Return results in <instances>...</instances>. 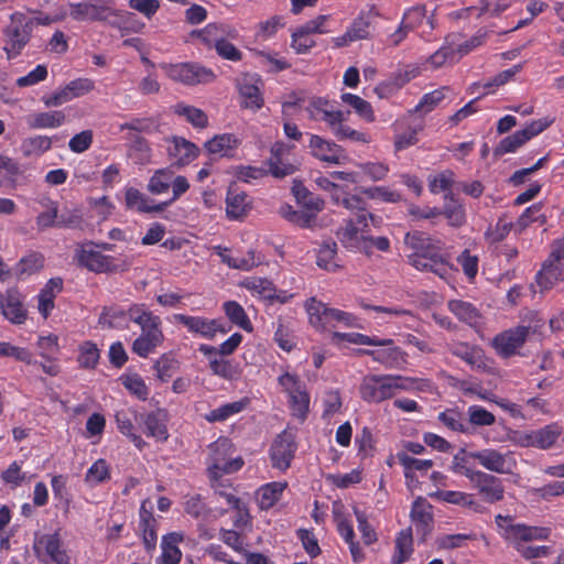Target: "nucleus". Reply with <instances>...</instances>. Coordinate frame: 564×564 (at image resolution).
Instances as JSON below:
<instances>
[{
    "label": "nucleus",
    "instance_id": "nucleus-1",
    "mask_svg": "<svg viewBox=\"0 0 564 564\" xmlns=\"http://www.w3.org/2000/svg\"><path fill=\"white\" fill-rule=\"evenodd\" d=\"M404 245L412 250L408 254L409 263L421 271L433 272L444 278L448 273V265L441 254V247L427 234L422 231L408 232Z\"/></svg>",
    "mask_w": 564,
    "mask_h": 564
},
{
    "label": "nucleus",
    "instance_id": "nucleus-2",
    "mask_svg": "<svg viewBox=\"0 0 564 564\" xmlns=\"http://www.w3.org/2000/svg\"><path fill=\"white\" fill-rule=\"evenodd\" d=\"M128 318L139 325L141 333L132 343V351L147 358L164 341L161 318L149 311L145 304H133L127 311Z\"/></svg>",
    "mask_w": 564,
    "mask_h": 564
},
{
    "label": "nucleus",
    "instance_id": "nucleus-3",
    "mask_svg": "<svg viewBox=\"0 0 564 564\" xmlns=\"http://www.w3.org/2000/svg\"><path fill=\"white\" fill-rule=\"evenodd\" d=\"M94 243L89 242L76 250L75 259L78 265L86 268L95 273H118L127 271L132 260L129 258L120 259L101 253L95 250Z\"/></svg>",
    "mask_w": 564,
    "mask_h": 564
},
{
    "label": "nucleus",
    "instance_id": "nucleus-4",
    "mask_svg": "<svg viewBox=\"0 0 564 564\" xmlns=\"http://www.w3.org/2000/svg\"><path fill=\"white\" fill-rule=\"evenodd\" d=\"M35 20L22 12L10 15V22L3 29V50L8 59L15 58L29 43Z\"/></svg>",
    "mask_w": 564,
    "mask_h": 564
},
{
    "label": "nucleus",
    "instance_id": "nucleus-5",
    "mask_svg": "<svg viewBox=\"0 0 564 564\" xmlns=\"http://www.w3.org/2000/svg\"><path fill=\"white\" fill-rule=\"evenodd\" d=\"M305 308L311 325L316 329L335 327L336 324H343L348 327L355 325L356 318L350 313L328 307L314 297L306 301Z\"/></svg>",
    "mask_w": 564,
    "mask_h": 564
},
{
    "label": "nucleus",
    "instance_id": "nucleus-6",
    "mask_svg": "<svg viewBox=\"0 0 564 564\" xmlns=\"http://www.w3.org/2000/svg\"><path fill=\"white\" fill-rule=\"evenodd\" d=\"M542 324L538 321L534 325H520L507 329L495 336L492 346L497 354L503 358L513 356L523 346L529 334L536 333Z\"/></svg>",
    "mask_w": 564,
    "mask_h": 564
},
{
    "label": "nucleus",
    "instance_id": "nucleus-7",
    "mask_svg": "<svg viewBox=\"0 0 564 564\" xmlns=\"http://www.w3.org/2000/svg\"><path fill=\"white\" fill-rule=\"evenodd\" d=\"M33 551L42 563L70 564V557L62 546L58 532L52 534H34Z\"/></svg>",
    "mask_w": 564,
    "mask_h": 564
},
{
    "label": "nucleus",
    "instance_id": "nucleus-8",
    "mask_svg": "<svg viewBox=\"0 0 564 564\" xmlns=\"http://www.w3.org/2000/svg\"><path fill=\"white\" fill-rule=\"evenodd\" d=\"M465 477L485 502L497 503L503 500L505 486L500 478L482 470H465Z\"/></svg>",
    "mask_w": 564,
    "mask_h": 564
},
{
    "label": "nucleus",
    "instance_id": "nucleus-9",
    "mask_svg": "<svg viewBox=\"0 0 564 564\" xmlns=\"http://www.w3.org/2000/svg\"><path fill=\"white\" fill-rule=\"evenodd\" d=\"M242 465L243 460L240 457L226 460L225 458L215 456L213 458L212 466L208 468V475L212 481V486L215 489V492L223 497L226 500V502L230 505L232 508H239L241 501L235 495L227 492L225 490V485L219 482V478L224 474H231L239 470L242 467Z\"/></svg>",
    "mask_w": 564,
    "mask_h": 564
},
{
    "label": "nucleus",
    "instance_id": "nucleus-10",
    "mask_svg": "<svg viewBox=\"0 0 564 564\" xmlns=\"http://www.w3.org/2000/svg\"><path fill=\"white\" fill-rule=\"evenodd\" d=\"M562 279H564V241H556L552 245L551 253L536 275V282L542 290H547Z\"/></svg>",
    "mask_w": 564,
    "mask_h": 564
},
{
    "label": "nucleus",
    "instance_id": "nucleus-11",
    "mask_svg": "<svg viewBox=\"0 0 564 564\" xmlns=\"http://www.w3.org/2000/svg\"><path fill=\"white\" fill-rule=\"evenodd\" d=\"M392 375H370L360 384V395L369 403H380L395 394Z\"/></svg>",
    "mask_w": 564,
    "mask_h": 564
},
{
    "label": "nucleus",
    "instance_id": "nucleus-12",
    "mask_svg": "<svg viewBox=\"0 0 564 564\" xmlns=\"http://www.w3.org/2000/svg\"><path fill=\"white\" fill-rule=\"evenodd\" d=\"M169 78L185 85L209 83L214 79V73L194 63L163 65Z\"/></svg>",
    "mask_w": 564,
    "mask_h": 564
},
{
    "label": "nucleus",
    "instance_id": "nucleus-13",
    "mask_svg": "<svg viewBox=\"0 0 564 564\" xmlns=\"http://www.w3.org/2000/svg\"><path fill=\"white\" fill-rule=\"evenodd\" d=\"M68 14L76 21H105L112 25L119 23V14L109 7L91 2L69 3Z\"/></svg>",
    "mask_w": 564,
    "mask_h": 564
},
{
    "label": "nucleus",
    "instance_id": "nucleus-14",
    "mask_svg": "<svg viewBox=\"0 0 564 564\" xmlns=\"http://www.w3.org/2000/svg\"><path fill=\"white\" fill-rule=\"evenodd\" d=\"M297 445L292 432L283 431L273 441L270 448L272 466L279 470L285 471L294 458Z\"/></svg>",
    "mask_w": 564,
    "mask_h": 564
},
{
    "label": "nucleus",
    "instance_id": "nucleus-15",
    "mask_svg": "<svg viewBox=\"0 0 564 564\" xmlns=\"http://www.w3.org/2000/svg\"><path fill=\"white\" fill-rule=\"evenodd\" d=\"M487 470L497 474H511L517 463L511 452L500 453L494 448H485L469 453Z\"/></svg>",
    "mask_w": 564,
    "mask_h": 564
},
{
    "label": "nucleus",
    "instance_id": "nucleus-16",
    "mask_svg": "<svg viewBox=\"0 0 564 564\" xmlns=\"http://www.w3.org/2000/svg\"><path fill=\"white\" fill-rule=\"evenodd\" d=\"M173 321L184 325L189 333L199 335L206 339H213L217 333H227V329L218 319H208L202 316H191L185 314H174Z\"/></svg>",
    "mask_w": 564,
    "mask_h": 564
},
{
    "label": "nucleus",
    "instance_id": "nucleus-17",
    "mask_svg": "<svg viewBox=\"0 0 564 564\" xmlns=\"http://www.w3.org/2000/svg\"><path fill=\"white\" fill-rule=\"evenodd\" d=\"M332 200L337 206H343L355 215L358 224L366 226V220H370L373 225L378 224V218L367 210V202L358 195L350 194L346 191L336 189L332 195Z\"/></svg>",
    "mask_w": 564,
    "mask_h": 564
},
{
    "label": "nucleus",
    "instance_id": "nucleus-18",
    "mask_svg": "<svg viewBox=\"0 0 564 564\" xmlns=\"http://www.w3.org/2000/svg\"><path fill=\"white\" fill-rule=\"evenodd\" d=\"M368 220L366 226L358 224L357 219L349 218L336 231V237L344 248L350 251H359L366 248L365 240L368 231Z\"/></svg>",
    "mask_w": 564,
    "mask_h": 564
},
{
    "label": "nucleus",
    "instance_id": "nucleus-19",
    "mask_svg": "<svg viewBox=\"0 0 564 564\" xmlns=\"http://www.w3.org/2000/svg\"><path fill=\"white\" fill-rule=\"evenodd\" d=\"M308 147L312 155L323 162L343 164L347 160V155L340 145L319 135L312 134Z\"/></svg>",
    "mask_w": 564,
    "mask_h": 564
},
{
    "label": "nucleus",
    "instance_id": "nucleus-20",
    "mask_svg": "<svg viewBox=\"0 0 564 564\" xmlns=\"http://www.w3.org/2000/svg\"><path fill=\"white\" fill-rule=\"evenodd\" d=\"M447 349L452 355L460 358L474 369L486 370L488 367L484 350L478 346L464 341H454L447 344Z\"/></svg>",
    "mask_w": 564,
    "mask_h": 564
},
{
    "label": "nucleus",
    "instance_id": "nucleus-21",
    "mask_svg": "<svg viewBox=\"0 0 564 564\" xmlns=\"http://www.w3.org/2000/svg\"><path fill=\"white\" fill-rule=\"evenodd\" d=\"M198 350L208 358L209 368L215 376L226 380H232L238 377V369L230 360L216 356V347L202 344Z\"/></svg>",
    "mask_w": 564,
    "mask_h": 564
},
{
    "label": "nucleus",
    "instance_id": "nucleus-22",
    "mask_svg": "<svg viewBox=\"0 0 564 564\" xmlns=\"http://www.w3.org/2000/svg\"><path fill=\"white\" fill-rule=\"evenodd\" d=\"M199 149L182 137H173L167 148L169 158L174 165L184 166L198 155Z\"/></svg>",
    "mask_w": 564,
    "mask_h": 564
},
{
    "label": "nucleus",
    "instance_id": "nucleus-23",
    "mask_svg": "<svg viewBox=\"0 0 564 564\" xmlns=\"http://www.w3.org/2000/svg\"><path fill=\"white\" fill-rule=\"evenodd\" d=\"M115 417L119 431L128 436L131 442L141 449L145 445V442L134 432L135 429L133 425V422L140 423V414L134 409L127 408L117 411Z\"/></svg>",
    "mask_w": 564,
    "mask_h": 564
},
{
    "label": "nucleus",
    "instance_id": "nucleus-24",
    "mask_svg": "<svg viewBox=\"0 0 564 564\" xmlns=\"http://www.w3.org/2000/svg\"><path fill=\"white\" fill-rule=\"evenodd\" d=\"M431 508V505L425 500L417 498L411 509L412 522L415 525L416 532L422 535L423 540L432 531L433 516Z\"/></svg>",
    "mask_w": 564,
    "mask_h": 564
},
{
    "label": "nucleus",
    "instance_id": "nucleus-25",
    "mask_svg": "<svg viewBox=\"0 0 564 564\" xmlns=\"http://www.w3.org/2000/svg\"><path fill=\"white\" fill-rule=\"evenodd\" d=\"M65 121L66 116L62 110L33 112L25 118L30 129H56L63 126Z\"/></svg>",
    "mask_w": 564,
    "mask_h": 564
},
{
    "label": "nucleus",
    "instance_id": "nucleus-26",
    "mask_svg": "<svg viewBox=\"0 0 564 564\" xmlns=\"http://www.w3.org/2000/svg\"><path fill=\"white\" fill-rule=\"evenodd\" d=\"M448 310L463 323L470 327H478L482 323L479 310L469 302L451 300L447 303Z\"/></svg>",
    "mask_w": 564,
    "mask_h": 564
},
{
    "label": "nucleus",
    "instance_id": "nucleus-27",
    "mask_svg": "<svg viewBox=\"0 0 564 564\" xmlns=\"http://www.w3.org/2000/svg\"><path fill=\"white\" fill-rule=\"evenodd\" d=\"M0 308L2 315L12 324H22L26 319V311L22 306L20 295L14 290H9Z\"/></svg>",
    "mask_w": 564,
    "mask_h": 564
},
{
    "label": "nucleus",
    "instance_id": "nucleus-28",
    "mask_svg": "<svg viewBox=\"0 0 564 564\" xmlns=\"http://www.w3.org/2000/svg\"><path fill=\"white\" fill-rule=\"evenodd\" d=\"M486 36L487 32L479 30L469 40L462 42L463 35L460 33H451L446 36V43L454 46L455 56L459 61L463 56L482 45L486 41Z\"/></svg>",
    "mask_w": 564,
    "mask_h": 564
},
{
    "label": "nucleus",
    "instance_id": "nucleus-29",
    "mask_svg": "<svg viewBox=\"0 0 564 564\" xmlns=\"http://www.w3.org/2000/svg\"><path fill=\"white\" fill-rule=\"evenodd\" d=\"M124 198L129 208H137L141 213H160L170 206V202L152 205L147 195L133 187L127 188Z\"/></svg>",
    "mask_w": 564,
    "mask_h": 564
},
{
    "label": "nucleus",
    "instance_id": "nucleus-30",
    "mask_svg": "<svg viewBox=\"0 0 564 564\" xmlns=\"http://www.w3.org/2000/svg\"><path fill=\"white\" fill-rule=\"evenodd\" d=\"M140 424L144 425L148 436L159 441L167 440L169 434L163 411L158 410L147 414H140Z\"/></svg>",
    "mask_w": 564,
    "mask_h": 564
},
{
    "label": "nucleus",
    "instance_id": "nucleus-31",
    "mask_svg": "<svg viewBox=\"0 0 564 564\" xmlns=\"http://www.w3.org/2000/svg\"><path fill=\"white\" fill-rule=\"evenodd\" d=\"M63 290V280L52 278L47 281L39 294V311L46 318L54 308V299Z\"/></svg>",
    "mask_w": 564,
    "mask_h": 564
},
{
    "label": "nucleus",
    "instance_id": "nucleus-32",
    "mask_svg": "<svg viewBox=\"0 0 564 564\" xmlns=\"http://www.w3.org/2000/svg\"><path fill=\"white\" fill-rule=\"evenodd\" d=\"M373 360L387 368L401 369L406 364V354L398 347L367 351Z\"/></svg>",
    "mask_w": 564,
    "mask_h": 564
},
{
    "label": "nucleus",
    "instance_id": "nucleus-33",
    "mask_svg": "<svg viewBox=\"0 0 564 564\" xmlns=\"http://www.w3.org/2000/svg\"><path fill=\"white\" fill-rule=\"evenodd\" d=\"M507 531L512 540L532 541L546 540L550 536V529L529 527L525 524H509Z\"/></svg>",
    "mask_w": 564,
    "mask_h": 564
},
{
    "label": "nucleus",
    "instance_id": "nucleus-34",
    "mask_svg": "<svg viewBox=\"0 0 564 564\" xmlns=\"http://www.w3.org/2000/svg\"><path fill=\"white\" fill-rule=\"evenodd\" d=\"M249 404V399L245 398L235 402L226 403L217 409H214L204 415V419L209 423L224 422L230 416L242 412Z\"/></svg>",
    "mask_w": 564,
    "mask_h": 564
},
{
    "label": "nucleus",
    "instance_id": "nucleus-35",
    "mask_svg": "<svg viewBox=\"0 0 564 564\" xmlns=\"http://www.w3.org/2000/svg\"><path fill=\"white\" fill-rule=\"evenodd\" d=\"M53 140L47 135L25 138L21 143V152L25 158H39L52 148Z\"/></svg>",
    "mask_w": 564,
    "mask_h": 564
},
{
    "label": "nucleus",
    "instance_id": "nucleus-36",
    "mask_svg": "<svg viewBox=\"0 0 564 564\" xmlns=\"http://www.w3.org/2000/svg\"><path fill=\"white\" fill-rule=\"evenodd\" d=\"M337 243L333 240L324 241L316 254V264L327 271H336L340 268L337 261Z\"/></svg>",
    "mask_w": 564,
    "mask_h": 564
},
{
    "label": "nucleus",
    "instance_id": "nucleus-37",
    "mask_svg": "<svg viewBox=\"0 0 564 564\" xmlns=\"http://www.w3.org/2000/svg\"><path fill=\"white\" fill-rule=\"evenodd\" d=\"M249 210L248 196L245 193L228 191L226 198V214L230 219H240Z\"/></svg>",
    "mask_w": 564,
    "mask_h": 564
},
{
    "label": "nucleus",
    "instance_id": "nucleus-38",
    "mask_svg": "<svg viewBox=\"0 0 564 564\" xmlns=\"http://www.w3.org/2000/svg\"><path fill=\"white\" fill-rule=\"evenodd\" d=\"M239 145V140L230 133L215 135L205 143L206 150L212 154L221 156L229 155V152Z\"/></svg>",
    "mask_w": 564,
    "mask_h": 564
},
{
    "label": "nucleus",
    "instance_id": "nucleus-39",
    "mask_svg": "<svg viewBox=\"0 0 564 564\" xmlns=\"http://www.w3.org/2000/svg\"><path fill=\"white\" fill-rule=\"evenodd\" d=\"M286 482L273 481L262 486L259 490V506L261 509L267 510L273 507L281 498Z\"/></svg>",
    "mask_w": 564,
    "mask_h": 564
},
{
    "label": "nucleus",
    "instance_id": "nucleus-40",
    "mask_svg": "<svg viewBox=\"0 0 564 564\" xmlns=\"http://www.w3.org/2000/svg\"><path fill=\"white\" fill-rule=\"evenodd\" d=\"M182 541V535L178 533H170L162 539V563L163 564H178L182 553L177 547L178 542Z\"/></svg>",
    "mask_w": 564,
    "mask_h": 564
},
{
    "label": "nucleus",
    "instance_id": "nucleus-41",
    "mask_svg": "<svg viewBox=\"0 0 564 564\" xmlns=\"http://www.w3.org/2000/svg\"><path fill=\"white\" fill-rule=\"evenodd\" d=\"M440 497L448 503L467 507L477 513H484L486 511V508L480 502L476 501L471 494L447 490L440 492Z\"/></svg>",
    "mask_w": 564,
    "mask_h": 564
},
{
    "label": "nucleus",
    "instance_id": "nucleus-42",
    "mask_svg": "<svg viewBox=\"0 0 564 564\" xmlns=\"http://www.w3.org/2000/svg\"><path fill=\"white\" fill-rule=\"evenodd\" d=\"M267 164L269 166L268 174L275 178H284L297 171V165L291 160V156L269 158Z\"/></svg>",
    "mask_w": 564,
    "mask_h": 564
},
{
    "label": "nucleus",
    "instance_id": "nucleus-43",
    "mask_svg": "<svg viewBox=\"0 0 564 564\" xmlns=\"http://www.w3.org/2000/svg\"><path fill=\"white\" fill-rule=\"evenodd\" d=\"M412 530L408 528L402 530L395 539V554L393 555V564L404 563L413 552Z\"/></svg>",
    "mask_w": 564,
    "mask_h": 564
},
{
    "label": "nucleus",
    "instance_id": "nucleus-44",
    "mask_svg": "<svg viewBox=\"0 0 564 564\" xmlns=\"http://www.w3.org/2000/svg\"><path fill=\"white\" fill-rule=\"evenodd\" d=\"M438 420L449 430L464 434H471V426L467 423L460 412L448 409L438 414Z\"/></svg>",
    "mask_w": 564,
    "mask_h": 564
},
{
    "label": "nucleus",
    "instance_id": "nucleus-45",
    "mask_svg": "<svg viewBox=\"0 0 564 564\" xmlns=\"http://www.w3.org/2000/svg\"><path fill=\"white\" fill-rule=\"evenodd\" d=\"M441 215H444L453 227H460L465 223V209L452 195L445 196Z\"/></svg>",
    "mask_w": 564,
    "mask_h": 564
},
{
    "label": "nucleus",
    "instance_id": "nucleus-46",
    "mask_svg": "<svg viewBox=\"0 0 564 564\" xmlns=\"http://www.w3.org/2000/svg\"><path fill=\"white\" fill-rule=\"evenodd\" d=\"M173 172L170 169L156 170L147 185L148 192L153 195L166 193L171 187Z\"/></svg>",
    "mask_w": 564,
    "mask_h": 564
},
{
    "label": "nucleus",
    "instance_id": "nucleus-47",
    "mask_svg": "<svg viewBox=\"0 0 564 564\" xmlns=\"http://www.w3.org/2000/svg\"><path fill=\"white\" fill-rule=\"evenodd\" d=\"M561 435V430L557 425H546L542 429L534 431V447L540 449H547L552 447Z\"/></svg>",
    "mask_w": 564,
    "mask_h": 564
},
{
    "label": "nucleus",
    "instance_id": "nucleus-48",
    "mask_svg": "<svg viewBox=\"0 0 564 564\" xmlns=\"http://www.w3.org/2000/svg\"><path fill=\"white\" fill-rule=\"evenodd\" d=\"M528 142L527 135L521 130L503 138L494 150V155L499 158L507 153H513Z\"/></svg>",
    "mask_w": 564,
    "mask_h": 564
},
{
    "label": "nucleus",
    "instance_id": "nucleus-49",
    "mask_svg": "<svg viewBox=\"0 0 564 564\" xmlns=\"http://www.w3.org/2000/svg\"><path fill=\"white\" fill-rule=\"evenodd\" d=\"M139 529L142 531L143 544L148 551L153 550L156 544L158 535L155 531V519L151 513L141 511V521Z\"/></svg>",
    "mask_w": 564,
    "mask_h": 564
},
{
    "label": "nucleus",
    "instance_id": "nucleus-50",
    "mask_svg": "<svg viewBox=\"0 0 564 564\" xmlns=\"http://www.w3.org/2000/svg\"><path fill=\"white\" fill-rule=\"evenodd\" d=\"M293 189L297 202L303 205L305 212L313 214L314 221L317 213H319L324 207V200L318 196L313 195L304 187L300 189H296V187H294Z\"/></svg>",
    "mask_w": 564,
    "mask_h": 564
},
{
    "label": "nucleus",
    "instance_id": "nucleus-51",
    "mask_svg": "<svg viewBox=\"0 0 564 564\" xmlns=\"http://www.w3.org/2000/svg\"><path fill=\"white\" fill-rule=\"evenodd\" d=\"M224 311L227 317L236 325L245 330H251V323L243 310V307L236 301H228L224 303Z\"/></svg>",
    "mask_w": 564,
    "mask_h": 564
},
{
    "label": "nucleus",
    "instance_id": "nucleus-52",
    "mask_svg": "<svg viewBox=\"0 0 564 564\" xmlns=\"http://www.w3.org/2000/svg\"><path fill=\"white\" fill-rule=\"evenodd\" d=\"M130 148L129 155L134 160L135 163L144 164L150 160V147L147 140L139 135L132 134L129 138Z\"/></svg>",
    "mask_w": 564,
    "mask_h": 564
},
{
    "label": "nucleus",
    "instance_id": "nucleus-53",
    "mask_svg": "<svg viewBox=\"0 0 564 564\" xmlns=\"http://www.w3.org/2000/svg\"><path fill=\"white\" fill-rule=\"evenodd\" d=\"M340 98H341L343 102L352 107L355 109V111L357 112V115H359L365 120H367L369 122L375 120L372 107L367 100L360 98L357 95L349 94V93L343 94Z\"/></svg>",
    "mask_w": 564,
    "mask_h": 564
},
{
    "label": "nucleus",
    "instance_id": "nucleus-54",
    "mask_svg": "<svg viewBox=\"0 0 564 564\" xmlns=\"http://www.w3.org/2000/svg\"><path fill=\"white\" fill-rule=\"evenodd\" d=\"M174 112L186 118L196 128H204L207 126L208 119L205 112L198 108L177 104L174 107Z\"/></svg>",
    "mask_w": 564,
    "mask_h": 564
},
{
    "label": "nucleus",
    "instance_id": "nucleus-55",
    "mask_svg": "<svg viewBox=\"0 0 564 564\" xmlns=\"http://www.w3.org/2000/svg\"><path fill=\"white\" fill-rule=\"evenodd\" d=\"M184 510L191 517L199 520H206L210 513L200 495L186 496Z\"/></svg>",
    "mask_w": 564,
    "mask_h": 564
},
{
    "label": "nucleus",
    "instance_id": "nucleus-56",
    "mask_svg": "<svg viewBox=\"0 0 564 564\" xmlns=\"http://www.w3.org/2000/svg\"><path fill=\"white\" fill-rule=\"evenodd\" d=\"M279 213L288 221L303 228L311 227L313 224V214L305 210H295L290 205L281 206Z\"/></svg>",
    "mask_w": 564,
    "mask_h": 564
},
{
    "label": "nucleus",
    "instance_id": "nucleus-57",
    "mask_svg": "<svg viewBox=\"0 0 564 564\" xmlns=\"http://www.w3.org/2000/svg\"><path fill=\"white\" fill-rule=\"evenodd\" d=\"M156 377L162 382L169 381L177 369V360L171 354L162 355L154 364Z\"/></svg>",
    "mask_w": 564,
    "mask_h": 564
},
{
    "label": "nucleus",
    "instance_id": "nucleus-58",
    "mask_svg": "<svg viewBox=\"0 0 564 564\" xmlns=\"http://www.w3.org/2000/svg\"><path fill=\"white\" fill-rule=\"evenodd\" d=\"M449 91L448 87H441L431 93L425 94L420 102L415 106L414 111L430 112L437 107Z\"/></svg>",
    "mask_w": 564,
    "mask_h": 564
},
{
    "label": "nucleus",
    "instance_id": "nucleus-59",
    "mask_svg": "<svg viewBox=\"0 0 564 564\" xmlns=\"http://www.w3.org/2000/svg\"><path fill=\"white\" fill-rule=\"evenodd\" d=\"M239 91L245 108L258 110L262 107L263 100L257 86L252 84H241Z\"/></svg>",
    "mask_w": 564,
    "mask_h": 564
},
{
    "label": "nucleus",
    "instance_id": "nucleus-60",
    "mask_svg": "<svg viewBox=\"0 0 564 564\" xmlns=\"http://www.w3.org/2000/svg\"><path fill=\"white\" fill-rule=\"evenodd\" d=\"M397 458L399 463L405 468V477L410 478L412 477L411 471L412 470H427L432 468L433 460L431 459H417L410 455H408L404 452H400L397 454Z\"/></svg>",
    "mask_w": 564,
    "mask_h": 564
},
{
    "label": "nucleus",
    "instance_id": "nucleus-61",
    "mask_svg": "<svg viewBox=\"0 0 564 564\" xmlns=\"http://www.w3.org/2000/svg\"><path fill=\"white\" fill-rule=\"evenodd\" d=\"M468 421L467 423L473 427L476 426H489L496 421L495 415L479 405H471L467 410Z\"/></svg>",
    "mask_w": 564,
    "mask_h": 564
},
{
    "label": "nucleus",
    "instance_id": "nucleus-62",
    "mask_svg": "<svg viewBox=\"0 0 564 564\" xmlns=\"http://www.w3.org/2000/svg\"><path fill=\"white\" fill-rule=\"evenodd\" d=\"M43 267V259L40 254L33 253L19 261L14 268V274L18 278L32 274Z\"/></svg>",
    "mask_w": 564,
    "mask_h": 564
},
{
    "label": "nucleus",
    "instance_id": "nucleus-63",
    "mask_svg": "<svg viewBox=\"0 0 564 564\" xmlns=\"http://www.w3.org/2000/svg\"><path fill=\"white\" fill-rule=\"evenodd\" d=\"M393 386H395V392L399 390L411 391L419 390L425 391L430 388L431 383L425 379H416L403 376H392Z\"/></svg>",
    "mask_w": 564,
    "mask_h": 564
},
{
    "label": "nucleus",
    "instance_id": "nucleus-64",
    "mask_svg": "<svg viewBox=\"0 0 564 564\" xmlns=\"http://www.w3.org/2000/svg\"><path fill=\"white\" fill-rule=\"evenodd\" d=\"M316 42L313 40L311 34H307L302 30L301 28H297L292 33V41H291V47L297 53V54H305L307 53L312 47H314Z\"/></svg>",
    "mask_w": 564,
    "mask_h": 564
}]
</instances>
